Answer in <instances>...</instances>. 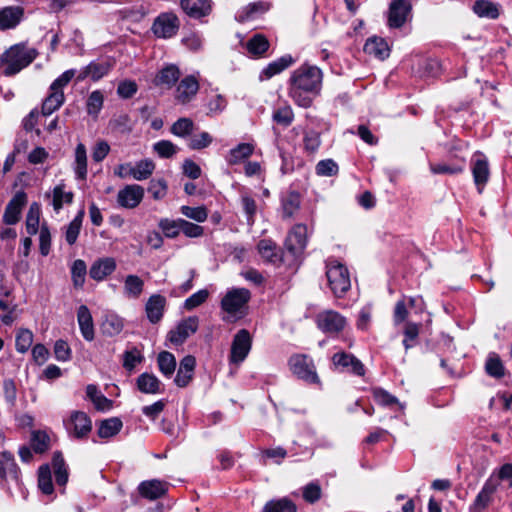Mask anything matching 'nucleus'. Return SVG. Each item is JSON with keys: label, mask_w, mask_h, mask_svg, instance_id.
Returning <instances> with one entry per match:
<instances>
[{"label": "nucleus", "mask_w": 512, "mask_h": 512, "mask_svg": "<svg viewBox=\"0 0 512 512\" xmlns=\"http://www.w3.org/2000/svg\"><path fill=\"white\" fill-rule=\"evenodd\" d=\"M144 289V281L137 275H127L124 279V295L129 299H138Z\"/></svg>", "instance_id": "obj_35"}, {"label": "nucleus", "mask_w": 512, "mask_h": 512, "mask_svg": "<svg viewBox=\"0 0 512 512\" xmlns=\"http://www.w3.org/2000/svg\"><path fill=\"white\" fill-rule=\"evenodd\" d=\"M23 16V9L18 6L5 7L0 10V29L16 27Z\"/></svg>", "instance_id": "obj_28"}, {"label": "nucleus", "mask_w": 512, "mask_h": 512, "mask_svg": "<svg viewBox=\"0 0 512 512\" xmlns=\"http://www.w3.org/2000/svg\"><path fill=\"white\" fill-rule=\"evenodd\" d=\"M52 467L54 470L56 483L59 486H65L68 482V469L60 452L54 453L52 459Z\"/></svg>", "instance_id": "obj_44"}, {"label": "nucleus", "mask_w": 512, "mask_h": 512, "mask_svg": "<svg viewBox=\"0 0 512 512\" xmlns=\"http://www.w3.org/2000/svg\"><path fill=\"white\" fill-rule=\"evenodd\" d=\"M411 12L408 0H393L389 6L388 25L391 28H400L407 21Z\"/></svg>", "instance_id": "obj_15"}, {"label": "nucleus", "mask_w": 512, "mask_h": 512, "mask_svg": "<svg viewBox=\"0 0 512 512\" xmlns=\"http://www.w3.org/2000/svg\"><path fill=\"white\" fill-rule=\"evenodd\" d=\"M194 128V123L190 118H179L172 126L171 133L175 136L184 138L191 134Z\"/></svg>", "instance_id": "obj_58"}, {"label": "nucleus", "mask_w": 512, "mask_h": 512, "mask_svg": "<svg viewBox=\"0 0 512 512\" xmlns=\"http://www.w3.org/2000/svg\"><path fill=\"white\" fill-rule=\"evenodd\" d=\"M155 163L152 159L145 158L133 164V179L143 181L150 178L155 170Z\"/></svg>", "instance_id": "obj_41"}, {"label": "nucleus", "mask_w": 512, "mask_h": 512, "mask_svg": "<svg viewBox=\"0 0 512 512\" xmlns=\"http://www.w3.org/2000/svg\"><path fill=\"white\" fill-rule=\"evenodd\" d=\"M497 490L495 489L492 480H486L475 497L473 503L469 506L470 512H484L489 505L493 502L494 494Z\"/></svg>", "instance_id": "obj_18"}, {"label": "nucleus", "mask_w": 512, "mask_h": 512, "mask_svg": "<svg viewBox=\"0 0 512 512\" xmlns=\"http://www.w3.org/2000/svg\"><path fill=\"white\" fill-rule=\"evenodd\" d=\"M38 487L46 495H51L54 491L51 469L48 464L40 466L38 470Z\"/></svg>", "instance_id": "obj_50"}, {"label": "nucleus", "mask_w": 512, "mask_h": 512, "mask_svg": "<svg viewBox=\"0 0 512 512\" xmlns=\"http://www.w3.org/2000/svg\"><path fill=\"white\" fill-rule=\"evenodd\" d=\"M168 490V483L158 480H146L139 484V494L149 500H156L166 494Z\"/></svg>", "instance_id": "obj_22"}, {"label": "nucleus", "mask_w": 512, "mask_h": 512, "mask_svg": "<svg viewBox=\"0 0 512 512\" xmlns=\"http://www.w3.org/2000/svg\"><path fill=\"white\" fill-rule=\"evenodd\" d=\"M308 229L303 224L295 225L287 235L286 249L293 255H300L307 245Z\"/></svg>", "instance_id": "obj_14"}, {"label": "nucleus", "mask_w": 512, "mask_h": 512, "mask_svg": "<svg viewBox=\"0 0 512 512\" xmlns=\"http://www.w3.org/2000/svg\"><path fill=\"white\" fill-rule=\"evenodd\" d=\"M124 319L114 311H106L100 323V329L106 336L113 337L122 332Z\"/></svg>", "instance_id": "obj_23"}, {"label": "nucleus", "mask_w": 512, "mask_h": 512, "mask_svg": "<svg viewBox=\"0 0 512 512\" xmlns=\"http://www.w3.org/2000/svg\"><path fill=\"white\" fill-rule=\"evenodd\" d=\"M321 145L320 134L316 131H307L304 134L303 146L309 155L315 154Z\"/></svg>", "instance_id": "obj_62"}, {"label": "nucleus", "mask_w": 512, "mask_h": 512, "mask_svg": "<svg viewBox=\"0 0 512 512\" xmlns=\"http://www.w3.org/2000/svg\"><path fill=\"white\" fill-rule=\"evenodd\" d=\"M65 426L68 433L73 437L84 438L90 433L92 422L85 412L74 411L65 422Z\"/></svg>", "instance_id": "obj_11"}, {"label": "nucleus", "mask_w": 512, "mask_h": 512, "mask_svg": "<svg viewBox=\"0 0 512 512\" xmlns=\"http://www.w3.org/2000/svg\"><path fill=\"white\" fill-rule=\"evenodd\" d=\"M211 0H181L180 6L185 14L194 19L208 16L212 11Z\"/></svg>", "instance_id": "obj_19"}, {"label": "nucleus", "mask_w": 512, "mask_h": 512, "mask_svg": "<svg viewBox=\"0 0 512 512\" xmlns=\"http://www.w3.org/2000/svg\"><path fill=\"white\" fill-rule=\"evenodd\" d=\"M323 73L317 66L304 64L295 69L289 79L288 93L293 101L304 108L311 106L322 87Z\"/></svg>", "instance_id": "obj_1"}, {"label": "nucleus", "mask_w": 512, "mask_h": 512, "mask_svg": "<svg viewBox=\"0 0 512 512\" xmlns=\"http://www.w3.org/2000/svg\"><path fill=\"white\" fill-rule=\"evenodd\" d=\"M300 207V195L291 192L282 199V211L284 218L292 217Z\"/></svg>", "instance_id": "obj_53"}, {"label": "nucleus", "mask_w": 512, "mask_h": 512, "mask_svg": "<svg viewBox=\"0 0 512 512\" xmlns=\"http://www.w3.org/2000/svg\"><path fill=\"white\" fill-rule=\"evenodd\" d=\"M123 427L122 421L117 417L103 420L98 427V435L101 438H111L117 435Z\"/></svg>", "instance_id": "obj_43"}, {"label": "nucleus", "mask_w": 512, "mask_h": 512, "mask_svg": "<svg viewBox=\"0 0 512 512\" xmlns=\"http://www.w3.org/2000/svg\"><path fill=\"white\" fill-rule=\"evenodd\" d=\"M487 480H492L496 490L501 483H506L508 488H512V464L506 463L495 469Z\"/></svg>", "instance_id": "obj_38"}, {"label": "nucleus", "mask_w": 512, "mask_h": 512, "mask_svg": "<svg viewBox=\"0 0 512 512\" xmlns=\"http://www.w3.org/2000/svg\"><path fill=\"white\" fill-rule=\"evenodd\" d=\"M199 79L197 75H187L181 79L176 87L175 100L185 105L191 102L199 90Z\"/></svg>", "instance_id": "obj_12"}, {"label": "nucleus", "mask_w": 512, "mask_h": 512, "mask_svg": "<svg viewBox=\"0 0 512 512\" xmlns=\"http://www.w3.org/2000/svg\"><path fill=\"white\" fill-rule=\"evenodd\" d=\"M332 363L335 367L351 371L357 376H363L365 373V369L361 361L350 353H335L332 357Z\"/></svg>", "instance_id": "obj_20"}, {"label": "nucleus", "mask_w": 512, "mask_h": 512, "mask_svg": "<svg viewBox=\"0 0 512 512\" xmlns=\"http://www.w3.org/2000/svg\"><path fill=\"white\" fill-rule=\"evenodd\" d=\"M269 9V5L264 2L250 3L237 12L236 20L245 22L254 19L257 15L264 13Z\"/></svg>", "instance_id": "obj_40"}, {"label": "nucleus", "mask_w": 512, "mask_h": 512, "mask_svg": "<svg viewBox=\"0 0 512 512\" xmlns=\"http://www.w3.org/2000/svg\"><path fill=\"white\" fill-rule=\"evenodd\" d=\"M180 78V70L176 65L170 64L159 70L155 83L158 86L171 88Z\"/></svg>", "instance_id": "obj_32"}, {"label": "nucleus", "mask_w": 512, "mask_h": 512, "mask_svg": "<svg viewBox=\"0 0 512 512\" xmlns=\"http://www.w3.org/2000/svg\"><path fill=\"white\" fill-rule=\"evenodd\" d=\"M181 218L169 219L161 218L158 222V227L167 238H176L181 232L180 222Z\"/></svg>", "instance_id": "obj_51"}, {"label": "nucleus", "mask_w": 512, "mask_h": 512, "mask_svg": "<svg viewBox=\"0 0 512 512\" xmlns=\"http://www.w3.org/2000/svg\"><path fill=\"white\" fill-rule=\"evenodd\" d=\"M322 495V490L317 482H310L302 488L303 499L308 503L317 502Z\"/></svg>", "instance_id": "obj_64"}, {"label": "nucleus", "mask_w": 512, "mask_h": 512, "mask_svg": "<svg viewBox=\"0 0 512 512\" xmlns=\"http://www.w3.org/2000/svg\"><path fill=\"white\" fill-rule=\"evenodd\" d=\"M473 11L479 17L496 19L499 16L498 6L487 0H478L473 5Z\"/></svg>", "instance_id": "obj_49"}, {"label": "nucleus", "mask_w": 512, "mask_h": 512, "mask_svg": "<svg viewBox=\"0 0 512 512\" xmlns=\"http://www.w3.org/2000/svg\"><path fill=\"white\" fill-rule=\"evenodd\" d=\"M252 143H240L236 147L229 150L225 156V160L229 165L239 164L248 159L254 152Z\"/></svg>", "instance_id": "obj_30"}, {"label": "nucleus", "mask_w": 512, "mask_h": 512, "mask_svg": "<svg viewBox=\"0 0 512 512\" xmlns=\"http://www.w3.org/2000/svg\"><path fill=\"white\" fill-rule=\"evenodd\" d=\"M485 371L489 376L497 379L505 375L504 365L497 353L491 352L488 355L485 363Z\"/></svg>", "instance_id": "obj_46"}, {"label": "nucleus", "mask_w": 512, "mask_h": 512, "mask_svg": "<svg viewBox=\"0 0 512 512\" xmlns=\"http://www.w3.org/2000/svg\"><path fill=\"white\" fill-rule=\"evenodd\" d=\"M65 96L64 92H54L49 90L48 96L44 99L42 104V114L49 116L56 110H58L64 103Z\"/></svg>", "instance_id": "obj_42"}, {"label": "nucleus", "mask_w": 512, "mask_h": 512, "mask_svg": "<svg viewBox=\"0 0 512 512\" xmlns=\"http://www.w3.org/2000/svg\"><path fill=\"white\" fill-rule=\"evenodd\" d=\"M87 274V266L86 263L77 259L73 262L71 267V278L73 285L76 288H82L85 283V276Z\"/></svg>", "instance_id": "obj_54"}, {"label": "nucleus", "mask_w": 512, "mask_h": 512, "mask_svg": "<svg viewBox=\"0 0 512 512\" xmlns=\"http://www.w3.org/2000/svg\"><path fill=\"white\" fill-rule=\"evenodd\" d=\"M196 366V359L192 355L185 356L179 364V368L174 379L178 387H186L193 379L194 370Z\"/></svg>", "instance_id": "obj_25"}, {"label": "nucleus", "mask_w": 512, "mask_h": 512, "mask_svg": "<svg viewBox=\"0 0 512 512\" xmlns=\"http://www.w3.org/2000/svg\"><path fill=\"white\" fill-rule=\"evenodd\" d=\"M364 51L379 59H385L389 56V48L386 41L378 37L369 38L364 45Z\"/></svg>", "instance_id": "obj_36"}, {"label": "nucleus", "mask_w": 512, "mask_h": 512, "mask_svg": "<svg viewBox=\"0 0 512 512\" xmlns=\"http://www.w3.org/2000/svg\"><path fill=\"white\" fill-rule=\"evenodd\" d=\"M296 505L288 498H281L267 502L263 512H296Z\"/></svg>", "instance_id": "obj_52"}, {"label": "nucleus", "mask_w": 512, "mask_h": 512, "mask_svg": "<svg viewBox=\"0 0 512 512\" xmlns=\"http://www.w3.org/2000/svg\"><path fill=\"white\" fill-rule=\"evenodd\" d=\"M258 251L263 259L276 262L279 259L276 244L269 240L263 239L258 243Z\"/></svg>", "instance_id": "obj_55"}, {"label": "nucleus", "mask_w": 512, "mask_h": 512, "mask_svg": "<svg viewBox=\"0 0 512 512\" xmlns=\"http://www.w3.org/2000/svg\"><path fill=\"white\" fill-rule=\"evenodd\" d=\"M137 388L144 394H159L162 391L161 381L152 373H142L138 376Z\"/></svg>", "instance_id": "obj_29"}, {"label": "nucleus", "mask_w": 512, "mask_h": 512, "mask_svg": "<svg viewBox=\"0 0 512 512\" xmlns=\"http://www.w3.org/2000/svg\"><path fill=\"white\" fill-rule=\"evenodd\" d=\"M289 365L292 373L299 379L311 384L319 383L314 363L308 356L294 355L290 358Z\"/></svg>", "instance_id": "obj_6"}, {"label": "nucleus", "mask_w": 512, "mask_h": 512, "mask_svg": "<svg viewBox=\"0 0 512 512\" xmlns=\"http://www.w3.org/2000/svg\"><path fill=\"white\" fill-rule=\"evenodd\" d=\"M40 216V205L37 202H33L29 207L25 220L26 231L30 236L37 234V232L40 230Z\"/></svg>", "instance_id": "obj_39"}, {"label": "nucleus", "mask_w": 512, "mask_h": 512, "mask_svg": "<svg viewBox=\"0 0 512 512\" xmlns=\"http://www.w3.org/2000/svg\"><path fill=\"white\" fill-rule=\"evenodd\" d=\"M315 321L317 327L327 334H338L347 324L346 318L334 310H324L318 313Z\"/></svg>", "instance_id": "obj_8"}, {"label": "nucleus", "mask_w": 512, "mask_h": 512, "mask_svg": "<svg viewBox=\"0 0 512 512\" xmlns=\"http://www.w3.org/2000/svg\"><path fill=\"white\" fill-rule=\"evenodd\" d=\"M77 322L83 338L86 341H92L95 337L94 323L91 312L86 305L79 306L77 310Z\"/></svg>", "instance_id": "obj_26"}, {"label": "nucleus", "mask_w": 512, "mask_h": 512, "mask_svg": "<svg viewBox=\"0 0 512 512\" xmlns=\"http://www.w3.org/2000/svg\"><path fill=\"white\" fill-rule=\"evenodd\" d=\"M110 70V64L107 61L91 62L84 67L77 75V81H83L86 78H91L97 81L105 76Z\"/></svg>", "instance_id": "obj_27"}, {"label": "nucleus", "mask_w": 512, "mask_h": 512, "mask_svg": "<svg viewBox=\"0 0 512 512\" xmlns=\"http://www.w3.org/2000/svg\"><path fill=\"white\" fill-rule=\"evenodd\" d=\"M272 119L283 127L289 126L294 120V113L289 105H284L273 111Z\"/></svg>", "instance_id": "obj_56"}, {"label": "nucleus", "mask_w": 512, "mask_h": 512, "mask_svg": "<svg viewBox=\"0 0 512 512\" xmlns=\"http://www.w3.org/2000/svg\"><path fill=\"white\" fill-rule=\"evenodd\" d=\"M246 48L250 55L258 57L268 50L269 42L262 34H255L247 41Z\"/></svg>", "instance_id": "obj_47"}, {"label": "nucleus", "mask_w": 512, "mask_h": 512, "mask_svg": "<svg viewBox=\"0 0 512 512\" xmlns=\"http://www.w3.org/2000/svg\"><path fill=\"white\" fill-rule=\"evenodd\" d=\"M104 95L101 91L95 90L88 96L86 107L87 113L97 117L103 107Z\"/></svg>", "instance_id": "obj_57"}, {"label": "nucleus", "mask_w": 512, "mask_h": 512, "mask_svg": "<svg viewBox=\"0 0 512 512\" xmlns=\"http://www.w3.org/2000/svg\"><path fill=\"white\" fill-rule=\"evenodd\" d=\"M294 60L292 56L285 55L280 57L279 59L269 63L261 72L260 79H270L273 76L281 73L283 70L288 68L293 64Z\"/></svg>", "instance_id": "obj_33"}, {"label": "nucleus", "mask_w": 512, "mask_h": 512, "mask_svg": "<svg viewBox=\"0 0 512 512\" xmlns=\"http://www.w3.org/2000/svg\"><path fill=\"white\" fill-rule=\"evenodd\" d=\"M0 477L2 479V487L11 497H14L13 486L22 494L24 498L26 497L22 482L19 477L18 466L14 460L13 455L6 451L0 453Z\"/></svg>", "instance_id": "obj_3"}, {"label": "nucleus", "mask_w": 512, "mask_h": 512, "mask_svg": "<svg viewBox=\"0 0 512 512\" xmlns=\"http://www.w3.org/2000/svg\"><path fill=\"white\" fill-rule=\"evenodd\" d=\"M117 264L114 258L104 257L93 262L89 270V276L95 281H103L116 270Z\"/></svg>", "instance_id": "obj_21"}, {"label": "nucleus", "mask_w": 512, "mask_h": 512, "mask_svg": "<svg viewBox=\"0 0 512 512\" xmlns=\"http://www.w3.org/2000/svg\"><path fill=\"white\" fill-rule=\"evenodd\" d=\"M198 327L199 318L197 316L184 318L168 332L167 340L173 346H180L198 330Z\"/></svg>", "instance_id": "obj_7"}, {"label": "nucleus", "mask_w": 512, "mask_h": 512, "mask_svg": "<svg viewBox=\"0 0 512 512\" xmlns=\"http://www.w3.org/2000/svg\"><path fill=\"white\" fill-rule=\"evenodd\" d=\"M250 297L249 290L245 288H233L223 297L221 308L230 316L236 318L243 317Z\"/></svg>", "instance_id": "obj_5"}, {"label": "nucleus", "mask_w": 512, "mask_h": 512, "mask_svg": "<svg viewBox=\"0 0 512 512\" xmlns=\"http://www.w3.org/2000/svg\"><path fill=\"white\" fill-rule=\"evenodd\" d=\"M38 53L25 44H15L0 56V69L5 76H14L34 61Z\"/></svg>", "instance_id": "obj_2"}, {"label": "nucleus", "mask_w": 512, "mask_h": 512, "mask_svg": "<svg viewBox=\"0 0 512 512\" xmlns=\"http://www.w3.org/2000/svg\"><path fill=\"white\" fill-rule=\"evenodd\" d=\"M144 197V189L140 185H126L119 190L117 194V202L119 206L126 209L137 207Z\"/></svg>", "instance_id": "obj_16"}, {"label": "nucleus", "mask_w": 512, "mask_h": 512, "mask_svg": "<svg viewBox=\"0 0 512 512\" xmlns=\"http://www.w3.org/2000/svg\"><path fill=\"white\" fill-rule=\"evenodd\" d=\"M166 304V298L160 294H153L149 297L145 305V312L151 323H158L162 319Z\"/></svg>", "instance_id": "obj_24"}, {"label": "nucleus", "mask_w": 512, "mask_h": 512, "mask_svg": "<svg viewBox=\"0 0 512 512\" xmlns=\"http://www.w3.org/2000/svg\"><path fill=\"white\" fill-rule=\"evenodd\" d=\"M26 203V193L17 191L5 208L3 222L7 225H15L20 220L22 209Z\"/></svg>", "instance_id": "obj_17"}, {"label": "nucleus", "mask_w": 512, "mask_h": 512, "mask_svg": "<svg viewBox=\"0 0 512 512\" xmlns=\"http://www.w3.org/2000/svg\"><path fill=\"white\" fill-rule=\"evenodd\" d=\"M252 347V337L248 330H239L232 341L230 362L234 364L242 363L248 356Z\"/></svg>", "instance_id": "obj_9"}, {"label": "nucleus", "mask_w": 512, "mask_h": 512, "mask_svg": "<svg viewBox=\"0 0 512 512\" xmlns=\"http://www.w3.org/2000/svg\"><path fill=\"white\" fill-rule=\"evenodd\" d=\"M73 170L78 180H85L87 177V151L83 143H78L75 148Z\"/></svg>", "instance_id": "obj_31"}, {"label": "nucleus", "mask_w": 512, "mask_h": 512, "mask_svg": "<svg viewBox=\"0 0 512 512\" xmlns=\"http://www.w3.org/2000/svg\"><path fill=\"white\" fill-rule=\"evenodd\" d=\"M73 193L65 190L63 183L58 184L52 191V206L56 213H59L65 204H71L73 201Z\"/></svg>", "instance_id": "obj_37"}, {"label": "nucleus", "mask_w": 512, "mask_h": 512, "mask_svg": "<svg viewBox=\"0 0 512 512\" xmlns=\"http://www.w3.org/2000/svg\"><path fill=\"white\" fill-rule=\"evenodd\" d=\"M471 171L476 188L479 193H482L490 176L488 161L482 153L477 152L473 155L471 159Z\"/></svg>", "instance_id": "obj_13"}, {"label": "nucleus", "mask_w": 512, "mask_h": 512, "mask_svg": "<svg viewBox=\"0 0 512 512\" xmlns=\"http://www.w3.org/2000/svg\"><path fill=\"white\" fill-rule=\"evenodd\" d=\"M157 363L160 372L167 378H170L176 369V358L175 356L168 352L162 351L158 354Z\"/></svg>", "instance_id": "obj_45"}, {"label": "nucleus", "mask_w": 512, "mask_h": 512, "mask_svg": "<svg viewBox=\"0 0 512 512\" xmlns=\"http://www.w3.org/2000/svg\"><path fill=\"white\" fill-rule=\"evenodd\" d=\"M33 333L29 329H20L16 335V350L26 353L33 343Z\"/></svg>", "instance_id": "obj_60"}, {"label": "nucleus", "mask_w": 512, "mask_h": 512, "mask_svg": "<svg viewBox=\"0 0 512 512\" xmlns=\"http://www.w3.org/2000/svg\"><path fill=\"white\" fill-rule=\"evenodd\" d=\"M429 167H430V171L433 174L457 175L464 171L465 160L464 159H456L452 163H448V162L430 163Z\"/></svg>", "instance_id": "obj_34"}, {"label": "nucleus", "mask_w": 512, "mask_h": 512, "mask_svg": "<svg viewBox=\"0 0 512 512\" xmlns=\"http://www.w3.org/2000/svg\"><path fill=\"white\" fill-rule=\"evenodd\" d=\"M180 212L185 217L192 219L196 222L202 223L207 220L208 212L204 206L191 207V206H181Z\"/></svg>", "instance_id": "obj_59"}, {"label": "nucleus", "mask_w": 512, "mask_h": 512, "mask_svg": "<svg viewBox=\"0 0 512 512\" xmlns=\"http://www.w3.org/2000/svg\"><path fill=\"white\" fill-rule=\"evenodd\" d=\"M84 210H80L75 218L68 224L65 228V240L69 245H73L76 243L77 238L79 236L82 220L84 217Z\"/></svg>", "instance_id": "obj_48"}, {"label": "nucleus", "mask_w": 512, "mask_h": 512, "mask_svg": "<svg viewBox=\"0 0 512 512\" xmlns=\"http://www.w3.org/2000/svg\"><path fill=\"white\" fill-rule=\"evenodd\" d=\"M179 19L173 13H162L153 22L152 31L158 38L168 39L176 35Z\"/></svg>", "instance_id": "obj_10"}, {"label": "nucleus", "mask_w": 512, "mask_h": 512, "mask_svg": "<svg viewBox=\"0 0 512 512\" xmlns=\"http://www.w3.org/2000/svg\"><path fill=\"white\" fill-rule=\"evenodd\" d=\"M326 276L329 287L336 297H342L351 287L347 267L337 260H330L327 263Z\"/></svg>", "instance_id": "obj_4"}, {"label": "nucleus", "mask_w": 512, "mask_h": 512, "mask_svg": "<svg viewBox=\"0 0 512 512\" xmlns=\"http://www.w3.org/2000/svg\"><path fill=\"white\" fill-rule=\"evenodd\" d=\"M153 150L161 158H170L177 153V146L169 140H161L153 145Z\"/></svg>", "instance_id": "obj_63"}, {"label": "nucleus", "mask_w": 512, "mask_h": 512, "mask_svg": "<svg viewBox=\"0 0 512 512\" xmlns=\"http://www.w3.org/2000/svg\"><path fill=\"white\" fill-rule=\"evenodd\" d=\"M339 167L333 159L321 160L316 164L315 172L318 176L331 177L338 174Z\"/></svg>", "instance_id": "obj_61"}]
</instances>
